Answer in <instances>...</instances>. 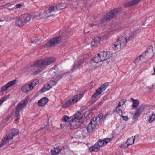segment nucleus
Returning a JSON list of instances; mask_svg holds the SVG:
<instances>
[{"label": "nucleus", "mask_w": 155, "mask_h": 155, "mask_svg": "<svg viewBox=\"0 0 155 155\" xmlns=\"http://www.w3.org/2000/svg\"><path fill=\"white\" fill-rule=\"evenodd\" d=\"M153 85H152L150 86H148L147 88L149 89H151L153 88Z\"/></svg>", "instance_id": "3c124183"}, {"label": "nucleus", "mask_w": 155, "mask_h": 155, "mask_svg": "<svg viewBox=\"0 0 155 155\" xmlns=\"http://www.w3.org/2000/svg\"><path fill=\"white\" fill-rule=\"evenodd\" d=\"M7 99L6 97H3L0 100V106H1L4 101H5Z\"/></svg>", "instance_id": "49530a36"}, {"label": "nucleus", "mask_w": 155, "mask_h": 155, "mask_svg": "<svg viewBox=\"0 0 155 155\" xmlns=\"http://www.w3.org/2000/svg\"><path fill=\"white\" fill-rule=\"evenodd\" d=\"M153 48L152 46H149L147 48L146 51L144 53L146 55H149V53H152L153 51Z\"/></svg>", "instance_id": "7c9ffc66"}, {"label": "nucleus", "mask_w": 155, "mask_h": 155, "mask_svg": "<svg viewBox=\"0 0 155 155\" xmlns=\"http://www.w3.org/2000/svg\"><path fill=\"white\" fill-rule=\"evenodd\" d=\"M111 140L110 138H105L104 140H100L96 142L100 147L106 145Z\"/></svg>", "instance_id": "2eb2a0df"}, {"label": "nucleus", "mask_w": 155, "mask_h": 155, "mask_svg": "<svg viewBox=\"0 0 155 155\" xmlns=\"http://www.w3.org/2000/svg\"><path fill=\"white\" fill-rule=\"evenodd\" d=\"M126 101V100L124 99H122L119 102L118 105H119V106L121 107L122 105H123L124 104Z\"/></svg>", "instance_id": "ea45409f"}, {"label": "nucleus", "mask_w": 155, "mask_h": 155, "mask_svg": "<svg viewBox=\"0 0 155 155\" xmlns=\"http://www.w3.org/2000/svg\"><path fill=\"white\" fill-rule=\"evenodd\" d=\"M90 25H91V27H93V26H94V25H93V24H90Z\"/></svg>", "instance_id": "6e6d98bb"}, {"label": "nucleus", "mask_w": 155, "mask_h": 155, "mask_svg": "<svg viewBox=\"0 0 155 155\" xmlns=\"http://www.w3.org/2000/svg\"><path fill=\"white\" fill-rule=\"evenodd\" d=\"M71 120L70 125V128L72 130L78 128L83 122L82 116L81 113L79 112H77L72 117Z\"/></svg>", "instance_id": "f03ea898"}, {"label": "nucleus", "mask_w": 155, "mask_h": 155, "mask_svg": "<svg viewBox=\"0 0 155 155\" xmlns=\"http://www.w3.org/2000/svg\"><path fill=\"white\" fill-rule=\"evenodd\" d=\"M61 42L60 38L59 37H55L53 38L49 41H48L46 44L48 47L55 46L56 45L59 44Z\"/></svg>", "instance_id": "6e6552de"}, {"label": "nucleus", "mask_w": 155, "mask_h": 155, "mask_svg": "<svg viewBox=\"0 0 155 155\" xmlns=\"http://www.w3.org/2000/svg\"><path fill=\"white\" fill-rule=\"evenodd\" d=\"M101 41V39L100 37H96L92 39L91 45L93 46H97L100 44Z\"/></svg>", "instance_id": "f3484780"}, {"label": "nucleus", "mask_w": 155, "mask_h": 155, "mask_svg": "<svg viewBox=\"0 0 155 155\" xmlns=\"http://www.w3.org/2000/svg\"><path fill=\"white\" fill-rule=\"evenodd\" d=\"M103 115L102 113L99 114L97 117H93L99 123L100 121L103 118Z\"/></svg>", "instance_id": "f704fd0d"}, {"label": "nucleus", "mask_w": 155, "mask_h": 155, "mask_svg": "<svg viewBox=\"0 0 155 155\" xmlns=\"http://www.w3.org/2000/svg\"><path fill=\"white\" fill-rule=\"evenodd\" d=\"M155 119V114L153 113L150 116H149V118L148 120L150 123H152L154 121Z\"/></svg>", "instance_id": "c9c22d12"}, {"label": "nucleus", "mask_w": 155, "mask_h": 155, "mask_svg": "<svg viewBox=\"0 0 155 155\" xmlns=\"http://www.w3.org/2000/svg\"><path fill=\"white\" fill-rule=\"evenodd\" d=\"M120 106H119V105H118V106L116 107V112H118L119 113H122V111L121 110L120 108Z\"/></svg>", "instance_id": "a19ab883"}, {"label": "nucleus", "mask_w": 155, "mask_h": 155, "mask_svg": "<svg viewBox=\"0 0 155 155\" xmlns=\"http://www.w3.org/2000/svg\"><path fill=\"white\" fill-rule=\"evenodd\" d=\"M46 58L48 65L53 63L55 61V59L53 57H47Z\"/></svg>", "instance_id": "473e14b6"}, {"label": "nucleus", "mask_w": 155, "mask_h": 155, "mask_svg": "<svg viewBox=\"0 0 155 155\" xmlns=\"http://www.w3.org/2000/svg\"><path fill=\"white\" fill-rule=\"evenodd\" d=\"M21 16L25 25L30 21L31 18L33 19L36 17V16L34 17V16L32 17L31 15L27 14H23L21 15Z\"/></svg>", "instance_id": "4468645a"}, {"label": "nucleus", "mask_w": 155, "mask_h": 155, "mask_svg": "<svg viewBox=\"0 0 155 155\" xmlns=\"http://www.w3.org/2000/svg\"><path fill=\"white\" fill-rule=\"evenodd\" d=\"M16 117V119H15V120L18 121L19 120V117Z\"/></svg>", "instance_id": "864d4df0"}, {"label": "nucleus", "mask_w": 155, "mask_h": 155, "mask_svg": "<svg viewBox=\"0 0 155 155\" xmlns=\"http://www.w3.org/2000/svg\"><path fill=\"white\" fill-rule=\"evenodd\" d=\"M99 55L103 61L109 59L111 56V53L108 51L101 52L99 53Z\"/></svg>", "instance_id": "9b49d317"}, {"label": "nucleus", "mask_w": 155, "mask_h": 155, "mask_svg": "<svg viewBox=\"0 0 155 155\" xmlns=\"http://www.w3.org/2000/svg\"><path fill=\"white\" fill-rule=\"evenodd\" d=\"M50 16H47V17H46V18L49 17H50Z\"/></svg>", "instance_id": "4d7b16f0"}, {"label": "nucleus", "mask_w": 155, "mask_h": 155, "mask_svg": "<svg viewBox=\"0 0 155 155\" xmlns=\"http://www.w3.org/2000/svg\"><path fill=\"white\" fill-rule=\"evenodd\" d=\"M84 114L88 115L89 117H91L93 115V113L91 111L90 112H86V113Z\"/></svg>", "instance_id": "de8ad7c7"}, {"label": "nucleus", "mask_w": 155, "mask_h": 155, "mask_svg": "<svg viewBox=\"0 0 155 155\" xmlns=\"http://www.w3.org/2000/svg\"><path fill=\"white\" fill-rule=\"evenodd\" d=\"M98 123L96 119L93 118L87 127V131L89 132H92L95 129Z\"/></svg>", "instance_id": "1a4fd4ad"}, {"label": "nucleus", "mask_w": 155, "mask_h": 155, "mask_svg": "<svg viewBox=\"0 0 155 155\" xmlns=\"http://www.w3.org/2000/svg\"><path fill=\"white\" fill-rule=\"evenodd\" d=\"M6 5H7V4L5 2H3L1 4V6H5Z\"/></svg>", "instance_id": "603ef678"}, {"label": "nucleus", "mask_w": 155, "mask_h": 155, "mask_svg": "<svg viewBox=\"0 0 155 155\" xmlns=\"http://www.w3.org/2000/svg\"><path fill=\"white\" fill-rule=\"evenodd\" d=\"M122 10L121 8H117L111 10L109 12L106 13L105 16L106 21H109L115 17L117 14Z\"/></svg>", "instance_id": "423d86ee"}, {"label": "nucleus", "mask_w": 155, "mask_h": 155, "mask_svg": "<svg viewBox=\"0 0 155 155\" xmlns=\"http://www.w3.org/2000/svg\"><path fill=\"white\" fill-rule=\"evenodd\" d=\"M55 11L54 6L49 7L48 9L46 10L45 13L46 15H48L49 13L52 12L53 11Z\"/></svg>", "instance_id": "72a5a7b5"}, {"label": "nucleus", "mask_w": 155, "mask_h": 155, "mask_svg": "<svg viewBox=\"0 0 155 155\" xmlns=\"http://www.w3.org/2000/svg\"><path fill=\"white\" fill-rule=\"evenodd\" d=\"M22 5L21 4H17L14 7H12V8L16 9L20 8L22 7Z\"/></svg>", "instance_id": "c03bdc74"}, {"label": "nucleus", "mask_w": 155, "mask_h": 155, "mask_svg": "<svg viewBox=\"0 0 155 155\" xmlns=\"http://www.w3.org/2000/svg\"><path fill=\"white\" fill-rule=\"evenodd\" d=\"M48 101V99L46 97H44L38 101V104L39 106H44L47 104Z\"/></svg>", "instance_id": "412c9836"}, {"label": "nucleus", "mask_w": 155, "mask_h": 155, "mask_svg": "<svg viewBox=\"0 0 155 155\" xmlns=\"http://www.w3.org/2000/svg\"><path fill=\"white\" fill-rule=\"evenodd\" d=\"M19 132L18 130L17 129L13 128L12 129L10 132L8 133L9 135L13 138V137L18 134Z\"/></svg>", "instance_id": "b1692460"}, {"label": "nucleus", "mask_w": 155, "mask_h": 155, "mask_svg": "<svg viewBox=\"0 0 155 155\" xmlns=\"http://www.w3.org/2000/svg\"><path fill=\"white\" fill-rule=\"evenodd\" d=\"M61 75H59L57 76V77L55 78H54L53 79L55 80L56 81H57L58 82V81L61 78Z\"/></svg>", "instance_id": "09e8293b"}, {"label": "nucleus", "mask_w": 155, "mask_h": 155, "mask_svg": "<svg viewBox=\"0 0 155 155\" xmlns=\"http://www.w3.org/2000/svg\"><path fill=\"white\" fill-rule=\"evenodd\" d=\"M19 112L20 111L16 109L15 112L14 114L15 117H19Z\"/></svg>", "instance_id": "37998d69"}, {"label": "nucleus", "mask_w": 155, "mask_h": 155, "mask_svg": "<svg viewBox=\"0 0 155 155\" xmlns=\"http://www.w3.org/2000/svg\"><path fill=\"white\" fill-rule=\"evenodd\" d=\"M67 6V3H61L54 6L55 9L56 10H61L65 8Z\"/></svg>", "instance_id": "aec40b11"}, {"label": "nucleus", "mask_w": 155, "mask_h": 155, "mask_svg": "<svg viewBox=\"0 0 155 155\" xmlns=\"http://www.w3.org/2000/svg\"><path fill=\"white\" fill-rule=\"evenodd\" d=\"M82 63H81L80 62V60H79L78 61H75L74 62V65L73 68L71 69V70L73 71L74 70L77 69L79 67Z\"/></svg>", "instance_id": "c756f323"}, {"label": "nucleus", "mask_w": 155, "mask_h": 155, "mask_svg": "<svg viewBox=\"0 0 155 155\" xmlns=\"http://www.w3.org/2000/svg\"><path fill=\"white\" fill-rule=\"evenodd\" d=\"M129 146V145H128V144L127 143V142H126L124 143L123 144H122L121 145L120 147L121 148H123L124 149H125V148H127Z\"/></svg>", "instance_id": "79ce46f5"}, {"label": "nucleus", "mask_w": 155, "mask_h": 155, "mask_svg": "<svg viewBox=\"0 0 155 155\" xmlns=\"http://www.w3.org/2000/svg\"><path fill=\"white\" fill-rule=\"evenodd\" d=\"M82 96L79 94L72 97L68 99L64 103L63 106L64 107H68L69 106L74 105L79 101L82 98Z\"/></svg>", "instance_id": "20e7f679"}, {"label": "nucleus", "mask_w": 155, "mask_h": 155, "mask_svg": "<svg viewBox=\"0 0 155 155\" xmlns=\"http://www.w3.org/2000/svg\"><path fill=\"white\" fill-rule=\"evenodd\" d=\"M89 57V55L87 54H85L80 57L79 60L81 63H83L85 60Z\"/></svg>", "instance_id": "2f4dec72"}, {"label": "nucleus", "mask_w": 155, "mask_h": 155, "mask_svg": "<svg viewBox=\"0 0 155 155\" xmlns=\"http://www.w3.org/2000/svg\"><path fill=\"white\" fill-rule=\"evenodd\" d=\"M122 28V25L120 23H119L115 25L114 28L111 29V31H117L121 29Z\"/></svg>", "instance_id": "c85d7f7f"}, {"label": "nucleus", "mask_w": 155, "mask_h": 155, "mask_svg": "<svg viewBox=\"0 0 155 155\" xmlns=\"http://www.w3.org/2000/svg\"><path fill=\"white\" fill-rule=\"evenodd\" d=\"M94 145L95 146V147H97L98 148V150H99L100 149V147L97 144V143H95V144Z\"/></svg>", "instance_id": "8fccbe9b"}, {"label": "nucleus", "mask_w": 155, "mask_h": 155, "mask_svg": "<svg viewBox=\"0 0 155 155\" xmlns=\"http://www.w3.org/2000/svg\"><path fill=\"white\" fill-rule=\"evenodd\" d=\"M128 42L129 40L124 37L119 38L114 43L112 47L114 51L120 49L122 47L124 46Z\"/></svg>", "instance_id": "7ed1b4c3"}, {"label": "nucleus", "mask_w": 155, "mask_h": 155, "mask_svg": "<svg viewBox=\"0 0 155 155\" xmlns=\"http://www.w3.org/2000/svg\"><path fill=\"white\" fill-rule=\"evenodd\" d=\"M13 138L8 133L3 137L0 143V147L8 143Z\"/></svg>", "instance_id": "9d476101"}, {"label": "nucleus", "mask_w": 155, "mask_h": 155, "mask_svg": "<svg viewBox=\"0 0 155 155\" xmlns=\"http://www.w3.org/2000/svg\"><path fill=\"white\" fill-rule=\"evenodd\" d=\"M108 86V83H105L102 85L92 95V98L93 99L96 98L97 96L106 89Z\"/></svg>", "instance_id": "0eeeda50"}, {"label": "nucleus", "mask_w": 155, "mask_h": 155, "mask_svg": "<svg viewBox=\"0 0 155 155\" xmlns=\"http://www.w3.org/2000/svg\"><path fill=\"white\" fill-rule=\"evenodd\" d=\"M69 118L66 115H64L62 118V120L65 122H68L70 121Z\"/></svg>", "instance_id": "58836bf2"}, {"label": "nucleus", "mask_w": 155, "mask_h": 155, "mask_svg": "<svg viewBox=\"0 0 155 155\" xmlns=\"http://www.w3.org/2000/svg\"><path fill=\"white\" fill-rule=\"evenodd\" d=\"M28 100V97L25 98L24 100L19 103L16 107V109L20 111L27 104Z\"/></svg>", "instance_id": "ddd939ff"}, {"label": "nucleus", "mask_w": 155, "mask_h": 155, "mask_svg": "<svg viewBox=\"0 0 155 155\" xmlns=\"http://www.w3.org/2000/svg\"><path fill=\"white\" fill-rule=\"evenodd\" d=\"M97 147H96L94 145L91 147L89 148V150L91 152L97 151H98Z\"/></svg>", "instance_id": "e433bc0d"}, {"label": "nucleus", "mask_w": 155, "mask_h": 155, "mask_svg": "<svg viewBox=\"0 0 155 155\" xmlns=\"http://www.w3.org/2000/svg\"><path fill=\"white\" fill-rule=\"evenodd\" d=\"M15 22L16 25L18 26L21 27L25 25L21 15L17 18Z\"/></svg>", "instance_id": "a211bd4d"}, {"label": "nucleus", "mask_w": 155, "mask_h": 155, "mask_svg": "<svg viewBox=\"0 0 155 155\" xmlns=\"http://www.w3.org/2000/svg\"><path fill=\"white\" fill-rule=\"evenodd\" d=\"M48 82L52 87L55 85L58 82L55 79L50 80Z\"/></svg>", "instance_id": "4c0bfd02"}, {"label": "nucleus", "mask_w": 155, "mask_h": 155, "mask_svg": "<svg viewBox=\"0 0 155 155\" xmlns=\"http://www.w3.org/2000/svg\"><path fill=\"white\" fill-rule=\"evenodd\" d=\"M129 38H130V37H129V38L128 39L129 40Z\"/></svg>", "instance_id": "13d9d810"}, {"label": "nucleus", "mask_w": 155, "mask_h": 155, "mask_svg": "<svg viewBox=\"0 0 155 155\" xmlns=\"http://www.w3.org/2000/svg\"><path fill=\"white\" fill-rule=\"evenodd\" d=\"M145 56L147 55L144 53L140 54L136 58V59L135 60V63H138L139 61L143 59L144 57H145Z\"/></svg>", "instance_id": "cd10ccee"}, {"label": "nucleus", "mask_w": 155, "mask_h": 155, "mask_svg": "<svg viewBox=\"0 0 155 155\" xmlns=\"http://www.w3.org/2000/svg\"><path fill=\"white\" fill-rule=\"evenodd\" d=\"M38 79H35L29 82L28 84L23 86L21 88V91L23 93H27L32 90L34 87L38 83Z\"/></svg>", "instance_id": "39448f33"}, {"label": "nucleus", "mask_w": 155, "mask_h": 155, "mask_svg": "<svg viewBox=\"0 0 155 155\" xmlns=\"http://www.w3.org/2000/svg\"><path fill=\"white\" fill-rule=\"evenodd\" d=\"M143 107H140L138 108L136 111L134 116V118L137 117L140 114H141L143 111Z\"/></svg>", "instance_id": "4be33fe9"}, {"label": "nucleus", "mask_w": 155, "mask_h": 155, "mask_svg": "<svg viewBox=\"0 0 155 155\" xmlns=\"http://www.w3.org/2000/svg\"><path fill=\"white\" fill-rule=\"evenodd\" d=\"M52 88V87L50 85L48 82L47 84L44 85L41 90V92L42 93L44 92L50 90Z\"/></svg>", "instance_id": "5701e85b"}, {"label": "nucleus", "mask_w": 155, "mask_h": 155, "mask_svg": "<svg viewBox=\"0 0 155 155\" xmlns=\"http://www.w3.org/2000/svg\"><path fill=\"white\" fill-rule=\"evenodd\" d=\"M120 116L122 117L123 119L125 121H127L128 120V117L127 116H124L122 115V114L121 113V114H120Z\"/></svg>", "instance_id": "a18cd8bd"}, {"label": "nucleus", "mask_w": 155, "mask_h": 155, "mask_svg": "<svg viewBox=\"0 0 155 155\" xmlns=\"http://www.w3.org/2000/svg\"><path fill=\"white\" fill-rule=\"evenodd\" d=\"M138 136H139L138 135H137L134 137L133 136L128 138L127 140V143L129 146L132 145L134 143L135 137Z\"/></svg>", "instance_id": "bb28decb"}, {"label": "nucleus", "mask_w": 155, "mask_h": 155, "mask_svg": "<svg viewBox=\"0 0 155 155\" xmlns=\"http://www.w3.org/2000/svg\"><path fill=\"white\" fill-rule=\"evenodd\" d=\"M141 0H133L126 3L124 6L125 7H128L130 6L137 5Z\"/></svg>", "instance_id": "6ab92c4d"}, {"label": "nucleus", "mask_w": 155, "mask_h": 155, "mask_svg": "<svg viewBox=\"0 0 155 155\" xmlns=\"http://www.w3.org/2000/svg\"><path fill=\"white\" fill-rule=\"evenodd\" d=\"M93 61L95 63H98L99 62L103 61L99 53L96 55L93 59Z\"/></svg>", "instance_id": "393cba45"}, {"label": "nucleus", "mask_w": 155, "mask_h": 155, "mask_svg": "<svg viewBox=\"0 0 155 155\" xmlns=\"http://www.w3.org/2000/svg\"><path fill=\"white\" fill-rule=\"evenodd\" d=\"M47 61V58H45L31 63L26 66L25 71L31 72L33 74H38L42 71V66L48 65Z\"/></svg>", "instance_id": "f257e3e1"}, {"label": "nucleus", "mask_w": 155, "mask_h": 155, "mask_svg": "<svg viewBox=\"0 0 155 155\" xmlns=\"http://www.w3.org/2000/svg\"><path fill=\"white\" fill-rule=\"evenodd\" d=\"M17 81L16 80H14L8 82L4 86L1 88V90L4 92L6 91L9 87L16 84Z\"/></svg>", "instance_id": "f8f14e48"}, {"label": "nucleus", "mask_w": 155, "mask_h": 155, "mask_svg": "<svg viewBox=\"0 0 155 155\" xmlns=\"http://www.w3.org/2000/svg\"><path fill=\"white\" fill-rule=\"evenodd\" d=\"M130 100L133 102L132 107L134 108H136L139 105V101L137 99H134L133 98H131Z\"/></svg>", "instance_id": "a878e982"}, {"label": "nucleus", "mask_w": 155, "mask_h": 155, "mask_svg": "<svg viewBox=\"0 0 155 155\" xmlns=\"http://www.w3.org/2000/svg\"><path fill=\"white\" fill-rule=\"evenodd\" d=\"M61 147L58 146L52 149L51 150V153L52 155H57L61 152Z\"/></svg>", "instance_id": "dca6fc26"}, {"label": "nucleus", "mask_w": 155, "mask_h": 155, "mask_svg": "<svg viewBox=\"0 0 155 155\" xmlns=\"http://www.w3.org/2000/svg\"><path fill=\"white\" fill-rule=\"evenodd\" d=\"M8 10H12L14 9H15L14 8H8Z\"/></svg>", "instance_id": "5fc2aeb1"}]
</instances>
